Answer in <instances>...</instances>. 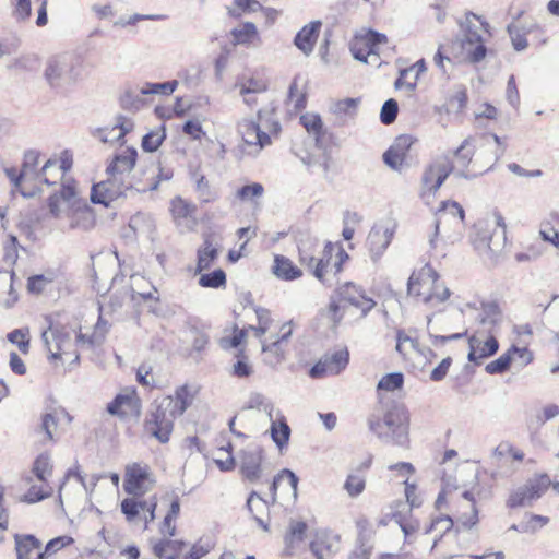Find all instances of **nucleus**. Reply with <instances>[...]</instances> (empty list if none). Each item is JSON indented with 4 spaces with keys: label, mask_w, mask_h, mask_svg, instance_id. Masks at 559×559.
Listing matches in <instances>:
<instances>
[{
    "label": "nucleus",
    "mask_w": 559,
    "mask_h": 559,
    "mask_svg": "<svg viewBox=\"0 0 559 559\" xmlns=\"http://www.w3.org/2000/svg\"><path fill=\"white\" fill-rule=\"evenodd\" d=\"M321 28L320 21L305 25L295 36L294 45L306 56H309L316 46Z\"/></svg>",
    "instance_id": "obj_31"
},
{
    "label": "nucleus",
    "mask_w": 559,
    "mask_h": 559,
    "mask_svg": "<svg viewBox=\"0 0 559 559\" xmlns=\"http://www.w3.org/2000/svg\"><path fill=\"white\" fill-rule=\"evenodd\" d=\"M39 156H40L39 153L37 151H33V150L26 152L24 155V160H23V166H22L23 176L29 177V179L33 182L36 179V174L39 171L37 169L38 164H39Z\"/></svg>",
    "instance_id": "obj_57"
},
{
    "label": "nucleus",
    "mask_w": 559,
    "mask_h": 559,
    "mask_svg": "<svg viewBox=\"0 0 559 559\" xmlns=\"http://www.w3.org/2000/svg\"><path fill=\"white\" fill-rule=\"evenodd\" d=\"M453 317L462 319L459 331L430 334L432 346L449 347L462 342L467 343L469 349H499L502 316L496 302L474 299L459 306Z\"/></svg>",
    "instance_id": "obj_1"
},
{
    "label": "nucleus",
    "mask_w": 559,
    "mask_h": 559,
    "mask_svg": "<svg viewBox=\"0 0 559 559\" xmlns=\"http://www.w3.org/2000/svg\"><path fill=\"white\" fill-rule=\"evenodd\" d=\"M408 294L431 308L442 305L451 295L450 289L440 282L439 274L429 264L411 275Z\"/></svg>",
    "instance_id": "obj_3"
},
{
    "label": "nucleus",
    "mask_w": 559,
    "mask_h": 559,
    "mask_svg": "<svg viewBox=\"0 0 559 559\" xmlns=\"http://www.w3.org/2000/svg\"><path fill=\"white\" fill-rule=\"evenodd\" d=\"M239 88V94H262L267 90V83L260 78L245 79L236 85Z\"/></svg>",
    "instance_id": "obj_53"
},
{
    "label": "nucleus",
    "mask_w": 559,
    "mask_h": 559,
    "mask_svg": "<svg viewBox=\"0 0 559 559\" xmlns=\"http://www.w3.org/2000/svg\"><path fill=\"white\" fill-rule=\"evenodd\" d=\"M307 524L302 521H292L285 535V552L292 555L295 546L300 543L306 534Z\"/></svg>",
    "instance_id": "obj_44"
},
{
    "label": "nucleus",
    "mask_w": 559,
    "mask_h": 559,
    "mask_svg": "<svg viewBox=\"0 0 559 559\" xmlns=\"http://www.w3.org/2000/svg\"><path fill=\"white\" fill-rule=\"evenodd\" d=\"M63 231H88L95 226V215L86 201H81L58 224Z\"/></svg>",
    "instance_id": "obj_20"
},
{
    "label": "nucleus",
    "mask_w": 559,
    "mask_h": 559,
    "mask_svg": "<svg viewBox=\"0 0 559 559\" xmlns=\"http://www.w3.org/2000/svg\"><path fill=\"white\" fill-rule=\"evenodd\" d=\"M171 218L177 229L181 233L192 231L197 226V206L181 197H176L170 201L169 207Z\"/></svg>",
    "instance_id": "obj_19"
},
{
    "label": "nucleus",
    "mask_w": 559,
    "mask_h": 559,
    "mask_svg": "<svg viewBox=\"0 0 559 559\" xmlns=\"http://www.w3.org/2000/svg\"><path fill=\"white\" fill-rule=\"evenodd\" d=\"M153 554L159 559H178L183 550L186 543L180 539L152 538L150 540Z\"/></svg>",
    "instance_id": "obj_29"
},
{
    "label": "nucleus",
    "mask_w": 559,
    "mask_h": 559,
    "mask_svg": "<svg viewBox=\"0 0 559 559\" xmlns=\"http://www.w3.org/2000/svg\"><path fill=\"white\" fill-rule=\"evenodd\" d=\"M358 103L359 99L357 98H344L335 102L331 110L340 118L353 117L356 114Z\"/></svg>",
    "instance_id": "obj_52"
},
{
    "label": "nucleus",
    "mask_w": 559,
    "mask_h": 559,
    "mask_svg": "<svg viewBox=\"0 0 559 559\" xmlns=\"http://www.w3.org/2000/svg\"><path fill=\"white\" fill-rule=\"evenodd\" d=\"M141 408V400L138 396L135 389L124 388L110 403L107 404L106 411L111 416L124 419L140 417Z\"/></svg>",
    "instance_id": "obj_18"
},
{
    "label": "nucleus",
    "mask_w": 559,
    "mask_h": 559,
    "mask_svg": "<svg viewBox=\"0 0 559 559\" xmlns=\"http://www.w3.org/2000/svg\"><path fill=\"white\" fill-rule=\"evenodd\" d=\"M259 123L242 119L238 122L237 130L246 145L250 147V154H258L263 147L271 144V135L277 134L281 127L273 117V112L259 110Z\"/></svg>",
    "instance_id": "obj_5"
},
{
    "label": "nucleus",
    "mask_w": 559,
    "mask_h": 559,
    "mask_svg": "<svg viewBox=\"0 0 559 559\" xmlns=\"http://www.w3.org/2000/svg\"><path fill=\"white\" fill-rule=\"evenodd\" d=\"M519 358L520 365L525 366L533 360V352H506L496 360L486 366V371L490 374L502 373L507 371L513 360Z\"/></svg>",
    "instance_id": "obj_32"
},
{
    "label": "nucleus",
    "mask_w": 559,
    "mask_h": 559,
    "mask_svg": "<svg viewBox=\"0 0 559 559\" xmlns=\"http://www.w3.org/2000/svg\"><path fill=\"white\" fill-rule=\"evenodd\" d=\"M269 420L271 423V438L280 449H283L288 443L290 438V428L286 421V418L281 413V411H275L272 414V419Z\"/></svg>",
    "instance_id": "obj_36"
},
{
    "label": "nucleus",
    "mask_w": 559,
    "mask_h": 559,
    "mask_svg": "<svg viewBox=\"0 0 559 559\" xmlns=\"http://www.w3.org/2000/svg\"><path fill=\"white\" fill-rule=\"evenodd\" d=\"M73 165V156L69 151H63L58 157L49 158L36 174L35 185L46 183L48 186L63 182L64 180H73L67 177V173Z\"/></svg>",
    "instance_id": "obj_14"
},
{
    "label": "nucleus",
    "mask_w": 559,
    "mask_h": 559,
    "mask_svg": "<svg viewBox=\"0 0 559 559\" xmlns=\"http://www.w3.org/2000/svg\"><path fill=\"white\" fill-rule=\"evenodd\" d=\"M271 270L275 277L285 282H292L302 276V271L289 258L282 254L274 257Z\"/></svg>",
    "instance_id": "obj_34"
},
{
    "label": "nucleus",
    "mask_w": 559,
    "mask_h": 559,
    "mask_svg": "<svg viewBox=\"0 0 559 559\" xmlns=\"http://www.w3.org/2000/svg\"><path fill=\"white\" fill-rule=\"evenodd\" d=\"M300 122L308 133L318 140L322 133L323 123L321 117L313 112H306L300 117Z\"/></svg>",
    "instance_id": "obj_56"
},
{
    "label": "nucleus",
    "mask_w": 559,
    "mask_h": 559,
    "mask_svg": "<svg viewBox=\"0 0 559 559\" xmlns=\"http://www.w3.org/2000/svg\"><path fill=\"white\" fill-rule=\"evenodd\" d=\"M263 451L259 445H249L240 454V472L251 483L259 480L262 476L261 463Z\"/></svg>",
    "instance_id": "obj_23"
},
{
    "label": "nucleus",
    "mask_w": 559,
    "mask_h": 559,
    "mask_svg": "<svg viewBox=\"0 0 559 559\" xmlns=\"http://www.w3.org/2000/svg\"><path fill=\"white\" fill-rule=\"evenodd\" d=\"M148 479L150 467L147 465L133 463L126 469L123 489L129 495L141 496L147 490L145 483Z\"/></svg>",
    "instance_id": "obj_24"
},
{
    "label": "nucleus",
    "mask_w": 559,
    "mask_h": 559,
    "mask_svg": "<svg viewBox=\"0 0 559 559\" xmlns=\"http://www.w3.org/2000/svg\"><path fill=\"white\" fill-rule=\"evenodd\" d=\"M369 429L385 442L404 447L408 443V418L405 409L399 405L388 408L383 417L371 415L368 419Z\"/></svg>",
    "instance_id": "obj_4"
},
{
    "label": "nucleus",
    "mask_w": 559,
    "mask_h": 559,
    "mask_svg": "<svg viewBox=\"0 0 559 559\" xmlns=\"http://www.w3.org/2000/svg\"><path fill=\"white\" fill-rule=\"evenodd\" d=\"M503 147L499 136L496 134H486L478 139H466L455 152L456 162L466 167L472 157L476 155L478 159L484 160L486 169H489L503 154Z\"/></svg>",
    "instance_id": "obj_6"
},
{
    "label": "nucleus",
    "mask_w": 559,
    "mask_h": 559,
    "mask_svg": "<svg viewBox=\"0 0 559 559\" xmlns=\"http://www.w3.org/2000/svg\"><path fill=\"white\" fill-rule=\"evenodd\" d=\"M231 452V443H228L226 448L222 447L218 449L219 457L214 459V462L222 472H229L235 468L236 462Z\"/></svg>",
    "instance_id": "obj_58"
},
{
    "label": "nucleus",
    "mask_w": 559,
    "mask_h": 559,
    "mask_svg": "<svg viewBox=\"0 0 559 559\" xmlns=\"http://www.w3.org/2000/svg\"><path fill=\"white\" fill-rule=\"evenodd\" d=\"M513 333L518 341L509 349H526L530 345L528 338L532 336V328L528 324L514 325Z\"/></svg>",
    "instance_id": "obj_64"
},
{
    "label": "nucleus",
    "mask_w": 559,
    "mask_h": 559,
    "mask_svg": "<svg viewBox=\"0 0 559 559\" xmlns=\"http://www.w3.org/2000/svg\"><path fill=\"white\" fill-rule=\"evenodd\" d=\"M157 501L155 497L150 499L126 498L121 502V512L129 522H133L142 512H150L151 520L155 519Z\"/></svg>",
    "instance_id": "obj_27"
},
{
    "label": "nucleus",
    "mask_w": 559,
    "mask_h": 559,
    "mask_svg": "<svg viewBox=\"0 0 559 559\" xmlns=\"http://www.w3.org/2000/svg\"><path fill=\"white\" fill-rule=\"evenodd\" d=\"M247 507L253 514L255 522L265 531H267V524L257 514L267 509V502L263 500L255 491H252L247 500Z\"/></svg>",
    "instance_id": "obj_51"
},
{
    "label": "nucleus",
    "mask_w": 559,
    "mask_h": 559,
    "mask_svg": "<svg viewBox=\"0 0 559 559\" xmlns=\"http://www.w3.org/2000/svg\"><path fill=\"white\" fill-rule=\"evenodd\" d=\"M366 487L365 476L358 474H349L345 480L344 489L349 497H358Z\"/></svg>",
    "instance_id": "obj_60"
},
{
    "label": "nucleus",
    "mask_w": 559,
    "mask_h": 559,
    "mask_svg": "<svg viewBox=\"0 0 559 559\" xmlns=\"http://www.w3.org/2000/svg\"><path fill=\"white\" fill-rule=\"evenodd\" d=\"M340 537L326 531L316 534L314 539L310 543V550L317 559H324L338 550Z\"/></svg>",
    "instance_id": "obj_28"
},
{
    "label": "nucleus",
    "mask_w": 559,
    "mask_h": 559,
    "mask_svg": "<svg viewBox=\"0 0 559 559\" xmlns=\"http://www.w3.org/2000/svg\"><path fill=\"white\" fill-rule=\"evenodd\" d=\"M44 78L53 90H64L80 78L78 62L69 55L50 57L45 67Z\"/></svg>",
    "instance_id": "obj_7"
},
{
    "label": "nucleus",
    "mask_w": 559,
    "mask_h": 559,
    "mask_svg": "<svg viewBox=\"0 0 559 559\" xmlns=\"http://www.w3.org/2000/svg\"><path fill=\"white\" fill-rule=\"evenodd\" d=\"M254 312L258 320V326L249 325L248 328L239 329L235 325L230 329L224 330L219 338V345L223 349L247 345L246 340L249 336V333H253L255 337L260 338L269 331L272 323L270 311L264 308H255Z\"/></svg>",
    "instance_id": "obj_9"
},
{
    "label": "nucleus",
    "mask_w": 559,
    "mask_h": 559,
    "mask_svg": "<svg viewBox=\"0 0 559 559\" xmlns=\"http://www.w3.org/2000/svg\"><path fill=\"white\" fill-rule=\"evenodd\" d=\"M463 230V207L457 202L443 201L436 213L433 229L428 235L430 250L444 257L448 248L462 239Z\"/></svg>",
    "instance_id": "obj_2"
},
{
    "label": "nucleus",
    "mask_w": 559,
    "mask_h": 559,
    "mask_svg": "<svg viewBox=\"0 0 559 559\" xmlns=\"http://www.w3.org/2000/svg\"><path fill=\"white\" fill-rule=\"evenodd\" d=\"M13 278L14 273L12 271H0V293L8 292V297L4 300H0V302L5 308H12L19 299L17 294L13 289Z\"/></svg>",
    "instance_id": "obj_47"
},
{
    "label": "nucleus",
    "mask_w": 559,
    "mask_h": 559,
    "mask_svg": "<svg viewBox=\"0 0 559 559\" xmlns=\"http://www.w3.org/2000/svg\"><path fill=\"white\" fill-rule=\"evenodd\" d=\"M158 182L152 185H138L134 181H121L115 177L107 176V179L93 185L91 190V201L95 204L109 206L118 198L126 195L130 190L146 192L157 189Z\"/></svg>",
    "instance_id": "obj_8"
},
{
    "label": "nucleus",
    "mask_w": 559,
    "mask_h": 559,
    "mask_svg": "<svg viewBox=\"0 0 559 559\" xmlns=\"http://www.w3.org/2000/svg\"><path fill=\"white\" fill-rule=\"evenodd\" d=\"M349 361V352L325 353L309 371L311 378H323L338 374Z\"/></svg>",
    "instance_id": "obj_21"
},
{
    "label": "nucleus",
    "mask_w": 559,
    "mask_h": 559,
    "mask_svg": "<svg viewBox=\"0 0 559 559\" xmlns=\"http://www.w3.org/2000/svg\"><path fill=\"white\" fill-rule=\"evenodd\" d=\"M243 409H262L269 419H272V414L275 412L273 404L265 401L264 396L260 393H252L249 396Z\"/></svg>",
    "instance_id": "obj_55"
},
{
    "label": "nucleus",
    "mask_w": 559,
    "mask_h": 559,
    "mask_svg": "<svg viewBox=\"0 0 559 559\" xmlns=\"http://www.w3.org/2000/svg\"><path fill=\"white\" fill-rule=\"evenodd\" d=\"M166 139V129L164 126H160L148 133H146L142 139V148L145 152H155L162 145L164 140Z\"/></svg>",
    "instance_id": "obj_50"
},
{
    "label": "nucleus",
    "mask_w": 559,
    "mask_h": 559,
    "mask_svg": "<svg viewBox=\"0 0 559 559\" xmlns=\"http://www.w3.org/2000/svg\"><path fill=\"white\" fill-rule=\"evenodd\" d=\"M39 60L36 55H21L16 58H13L7 63V68L12 71H35L38 69Z\"/></svg>",
    "instance_id": "obj_48"
},
{
    "label": "nucleus",
    "mask_w": 559,
    "mask_h": 559,
    "mask_svg": "<svg viewBox=\"0 0 559 559\" xmlns=\"http://www.w3.org/2000/svg\"><path fill=\"white\" fill-rule=\"evenodd\" d=\"M461 47L466 60L472 63L479 62L486 57L487 49L481 36L477 32L467 31L461 40Z\"/></svg>",
    "instance_id": "obj_30"
},
{
    "label": "nucleus",
    "mask_w": 559,
    "mask_h": 559,
    "mask_svg": "<svg viewBox=\"0 0 559 559\" xmlns=\"http://www.w3.org/2000/svg\"><path fill=\"white\" fill-rule=\"evenodd\" d=\"M179 513H180V501H179V498H175L171 501L169 510L159 526V532L162 534V538L174 537L176 535L175 521L178 518Z\"/></svg>",
    "instance_id": "obj_41"
},
{
    "label": "nucleus",
    "mask_w": 559,
    "mask_h": 559,
    "mask_svg": "<svg viewBox=\"0 0 559 559\" xmlns=\"http://www.w3.org/2000/svg\"><path fill=\"white\" fill-rule=\"evenodd\" d=\"M404 383V376L402 372H392L383 376L378 382V392L386 391L394 392L402 389Z\"/></svg>",
    "instance_id": "obj_54"
},
{
    "label": "nucleus",
    "mask_w": 559,
    "mask_h": 559,
    "mask_svg": "<svg viewBox=\"0 0 559 559\" xmlns=\"http://www.w3.org/2000/svg\"><path fill=\"white\" fill-rule=\"evenodd\" d=\"M284 480H287L288 485L293 489L294 498L295 499L297 498V486H298L299 479L293 471H290L288 468H284L274 477V479L271 484L270 492H271L272 503L276 502L278 486Z\"/></svg>",
    "instance_id": "obj_45"
},
{
    "label": "nucleus",
    "mask_w": 559,
    "mask_h": 559,
    "mask_svg": "<svg viewBox=\"0 0 559 559\" xmlns=\"http://www.w3.org/2000/svg\"><path fill=\"white\" fill-rule=\"evenodd\" d=\"M72 542L73 539L69 536H59L53 538L47 543L45 549H41V552H38L37 558L47 559L58 550L62 549L64 546L70 545Z\"/></svg>",
    "instance_id": "obj_63"
},
{
    "label": "nucleus",
    "mask_w": 559,
    "mask_h": 559,
    "mask_svg": "<svg viewBox=\"0 0 559 559\" xmlns=\"http://www.w3.org/2000/svg\"><path fill=\"white\" fill-rule=\"evenodd\" d=\"M388 37L372 29H361L355 34L350 41L353 57L361 62L379 64V47L386 44Z\"/></svg>",
    "instance_id": "obj_10"
},
{
    "label": "nucleus",
    "mask_w": 559,
    "mask_h": 559,
    "mask_svg": "<svg viewBox=\"0 0 559 559\" xmlns=\"http://www.w3.org/2000/svg\"><path fill=\"white\" fill-rule=\"evenodd\" d=\"M548 474H537L510 493L507 501L509 508L530 507L538 500L550 487Z\"/></svg>",
    "instance_id": "obj_12"
},
{
    "label": "nucleus",
    "mask_w": 559,
    "mask_h": 559,
    "mask_svg": "<svg viewBox=\"0 0 559 559\" xmlns=\"http://www.w3.org/2000/svg\"><path fill=\"white\" fill-rule=\"evenodd\" d=\"M53 465L48 452L40 453L33 463L32 473L41 483H47L52 475Z\"/></svg>",
    "instance_id": "obj_43"
},
{
    "label": "nucleus",
    "mask_w": 559,
    "mask_h": 559,
    "mask_svg": "<svg viewBox=\"0 0 559 559\" xmlns=\"http://www.w3.org/2000/svg\"><path fill=\"white\" fill-rule=\"evenodd\" d=\"M325 252L330 257L334 255L333 269L334 274H337L342 270L343 263L348 259V254L338 243L326 242Z\"/></svg>",
    "instance_id": "obj_62"
},
{
    "label": "nucleus",
    "mask_w": 559,
    "mask_h": 559,
    "mask_svg": "<svg viewBox=\"0 0 559 559\" xmlns=\"http://www.w3.org/2000/svg\"><path fill=\"white\" fill-rule=\"evenodd\" d=\"M107 322L103 320L99 316L97 323L94 326L93 332L90 334L86 332H81L76 338L79 345H90V346H99L102 342L105 340L107 334Z\"/></svg>",
    "instance_id": "obj_39"
},
{
    "label": "nucleus",
    "mask_w": 559,
    "mask_h": 559,
    "mask_svg": "<svg viewBox=\"0 0 559 559\" xmlns=\"http://www.w3.org/2000/svg\"><path fill=\"white\" fill-rule=\"evenodd\" d=\"M71 333L64 326L53 325L51 322L48 328L43 330L41 340L44 346L48 349L56 347V349H62L69 345Z\"/></svg>",
    "instance_id": "obj_35"
},
{
    "label": "nucleus",
    "mask_w": 559,
    "mask_h": 559,
    "mask_svg": "<svg viewBox=\"0 0 559 559\" xmlns=\"http://www.w3.org/2000/svg\"><path fill=\"white\" fill-rule=\"evenodd\" d=\"M261 8L257 0H234L231 7L228 8V14L233 17H239L246 12H257Z\"/></svg>",
    "instance_id": "obj_59"
},
{
    "label": "nucleus",
    "mask_w": 559,
    "mask_h": 559,
    "mask_svg": "<svg viewBox=\"0 0 559 559\" xmlns=\"http://www.w3.org/2000/svg\"><path fill=\"white\" fill-rule=\"evenodd\" d=\"M226 283V275L223 270H215L212 273L202 274L199 278V285L207 288H218Z\"/></svg>",
    "instance_id": "obj_61"
},
{
    "label": "nucleus",
    "mask_w": 559,
    "mask_h": 559,
    "mask_svg": "<svg viewBox=\"0 0 559 559\" xmlns=\"http://www.w3.org/2000/svg\"><path fill=\"white\" fill-rule=\"evenodd\" d=\"M138 152L135 148L127 147L116 154L106 168L107 176L115 177L121 181H134L131 171L136 163Z\"/></svg>",
    "instance_id": "obj_22"
},
{
    "label": "nucleus",
    "mask_w": 559,
    "mask_h": 559,
    "mask_svg": "<svg viewBox=\"0 0 559 559\" xmlns=\"http://www.w3.org/2000/svg\"><path fill=\"white\" fill-rule=\"evenodd\" d=\"M57 280V273L55 271H47L43 274H37L28 277L27 290L31 294H41L46 292Z\"/></svg>",
    "instance_id": "obj_42"
},
{
    "label": "nucleus",
    "mask_w": 559,
    "mask_h": 559,
    "mask_svg": "<svg viewBox=\"0 0 559 559\" xmlns=\"http://www.w3.org/2000/svg\"><path fill=\"white\" fill-rule=\"evenodd\" d=\"M413 144V138L408 134H402L395 139L390 148L383 154L384 163L394 170H400L407 157V153Z\"/></svg>",
    "instance_id": "obj_25"
},
{
    "label": "nucleus",
    "mask_w": 559,
    "mask_h": 559,
    "mask_svg": "<svg viewBox=\"0 0 559 559\" xmlns=\"http://www.w3.org/2000/svg\"><path fill=\"white\" fill-rule=\"evenodd\" d=\"M233 44L247 47H259L262 43L260 33L252 22H245L231 29Z\"/></svg>",
    "instance_id": "obj_33"
},
{
    "label": "nucleus",
    "mask_w": 559,
    "mask_h": 559,
    "mask_svg": "<svg viewBox=\"0 0 559 559\" xmlns=\"http://www.w3.org/2000/svg\"><path fill=\"white\" fill-rule=\"evenodd\" d=\"M194 393L191 392L188 385L178 388L175 392V396H166L163 399L165 403H169V408L174 411L177 417L181 416L186 409L192 404Z\"/></svg>",
    "instance_id": "obj_37"
},
{
    "label": "nucleus",
    "mask_w": 559,
    "mask_h": 559,
    "mask_svg": "<svg viewBox=\"0 0 559 559\" xmlns=\"http://www.w3.org/2000/svg\"><path fill=\"white\" fill-rule=\"evenodd\" d=\"M169 403H165L162 399L144 421V431L160 443L169 441L174 429V421L177 418L174 411L169 408Z\"/></svg>",
    "instance_id": "obj_11"
},
{
    "label": "nucleus",
    "mask_w": 559,
    "mask_h": 559,
    "mask_svg": "<svg viewBox=\"0 0 559 559\" xmlns=\"http://www.w3.org/2000/svg\"><path fill=\"white\" fill-rule=\"evenodd\" d=\"M453 527V520L449 515H439L432 519L430 525L425 530L426 534H435V540L430 547V552L433 551L439 540L445 533L451 531Z\"/></svg>",
    "instance_id": "obj_40"
},
{
    "label": "nucleus",
    "mask_w": 559,
    "mask_h": 559,
    "mask_svg": "<svg viewBox=\"0 0 559 559\" xmlns=\"http://www.w3.org/2000/svg\"><path fill=\"white\" fill-rule=\"evenodd\" d=\"M84 199L74 180H64L60 190L48 198L49 214L59 224Z\"/></svg>",
    "instance_id": "obj_13"
},
{
    "label": "nucleus",
    "mask_w": 559,
    "mask_h": 559,
    "mask_svg": "<svg viewBox=\"0 0 559 559\" xmlns=\"http://www.w3.org/2000/svg\"><path fill=\"white\" fill-rule=\"evenodd\" d=\"M48 361L56 368L62 367L64 370H71L80 361L79 352H50Z\"/></svg>",
    "instance_id": "obj_46"
},
{
    "label": "nucleus",
    "mask_w": 559,
    "mask_h": 559,
    "mask_svg": "<svg viewBox=\"0 0 559 559\" xmlns=\"http://www.w3.org/2000/svg\"><path fill=\"white\" fill-rule=\"evenodd\" d=\"M217 257L218 246L212 241L210 236H206L203 245L198 249L197 273L210 269Z\"/></svg>",
    "instance_id": "obj_38"
},
{
    "label": "nucleus",
    "mask_w": 559,
    "mask_h": 559,
    "mask_svg": "<svg viewBox=\"0 0 559 559\" xmlns=\"http://www.w3.org/2000/svg\"><path fill=\"white\" fill-rule=\"evenodd\" d=\"M178 87V81H167L163 83H145L140 87L141 95H171Z\"/></svg>",
    "instance_id": "obj_49"
},
{
    "label": "nucleus",
    "mask_w": 559,
    "mask_h": 559,
    "mask_svg": "<svg viewBox=\"0 0 559 559\" xmlns=\"http://www.w3.org/2000/svg\"><path fill=\"white\" fill-rule=\"evenodd\" d=\"M337 294L340 296V304L334 300L330 304V311L334 321L340 320L337 312L341 308H345L346 304L359 309L362 316H366L376 306V301L367 297L364 290L353 283H346L340 287Z\"/></svg>",
    "instance_id": "obj_15"
},
{
    "label": "nucleus",
    "mask_w": 559,
    "mask_h": 559,
    "mask_svg": "<svg viewBox=\"0 0 559 559\" xmlns=\"http://www.w3.org/2000/svg\"><path fill=\"white\" fill-rule=\"evenodd\" d=\"M452 170L453 166L445 157L433 160L425 169L421 177L420 197L426 201V203H428L429 199L435 195Z\"/></svg>",
    "instance_id": "obj_16"
},
{
    "label": "nucleus",
    "mask_w": 559,
    "mask_h": 559,
    "mask_svg": "<svg viewBox=\"0 0 559 559\" xmlns=\"http://www.w3.org/2000/svg\"><path fill=\"white\" fill-rule=\"evenodd\" d=\"M134 129V122L126 116H118L112 127L98 129L95 136L103 143H116L123 140L126 134Z\"/></svg>",
    "instance_id": "obj_26"
},
{
    "label": "nucleus",
    "mask_w": 559,
    "mask_h": 559,
    "mask_svg": "<svg viewBox=\"0 0 559 559\" xmlns=\"http://www.w3.org/2000/svg\"><path fill=\"white\" fill-rule=\"evenodd\" d=\"M396 230V223L392 218H383L377 222L367 237V247L371 260L377 262L390 246Z\"/></svg>",
    "instance_id": "obj_17"
}]
</instances>
